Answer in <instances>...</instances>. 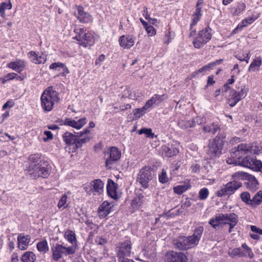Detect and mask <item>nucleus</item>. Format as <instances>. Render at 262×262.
<instances>
[{"label":"nucleus","instance_id":"obj_1","mask_svg":"<svg viewBox=\"0 0 262 262\" xmlns=\"http://www.w3.org/2000/svg\"><path fill=\"white\" fill-rule=\"evenodd\" d=\"M40 101L43 110L45 112H50L53 110L54 104L59 102V94L53 86H49L42 93Z\"/></svg>","mask_w":262,"mask_h":262},{"label":"nucleus","instance_id":"obj_2","mask_svg":"<svg viewBox=\"0 0 262 262\" xmlns=\"http://www.w3.org/2000/svg\"><path fill=\"white\" fill-rule=\"evenodd\" d=\"M74 32L76 35L73 38L78 41L80 46L84 48L94 45L98 36L94 32L88 30L85 27H76Z\"/></svg>","mask_w":262,"mask_h":262},{"label":"nucleus","instance_id":"obj_3","mask_svg":"<svg viewBox=\"0 0 262 262\" xmlns=\"http://www.w3.org/2000/svg\"><path fill=\"white\" fill-rule=\"evenodd\" d=\"M226 141V135L219 133L212 139L209 140L207 154L210 158H219L222 154L223 145Z\"/></svg>","mask_w":262,"mask_h":262},{"label":"nucleus","instance_id":"obj_4","mask_svg":"<svg viewBox=\"0 0 262 262\" xmlns=\"http://www.w3.org/2000/svg\"><path fill=\"white\" fill-rule=\"evenodd\" d=\"M155 176L154 167L145 165L139 170L137 177V181L142 188L147 189L149 187V182L154 179Z\"/></svg>","mask_w":262,"mask_h":262},{"label":"nucleus","instance_id":"obj_5","mask_svg":"<svg viewBox=\"0 0 262 262\" xmlns=\"http://www.w3.org/2000/svg\"><path fill=\"white\" fill-rule=\"evenodd\" d=\"M30 168V175L34 179L39 177L47 178L50 176L52 170L51 166L47 161L41 162L36 167L31 166Z\"/></svg>","mask_w":262,"mask_h":262},{"label":"nucleus","instance_id":"obj_6","mask_svg":"<svg viewBox=\"0 0 262 262\" xmlns=\"http://www.w3.org/2000/svg\"><path fill=\"white\" fill-rule=\"evenodd\" d=\"M52 253V259L57 261L63 256L73 255L76 252L75 246H71L66 247L61 244H56L51 247Z\"/></svg>","mask_w":262,"mask_h":262},{"label":"nucleus","instance_id":"obj_7","mask_svg":"<svg viewBox=\"0 0 262 262\" xmlns=\"http://www.w3.org/2000/svg\"><path fill=\"white\" fill-rule=\"evenodd\" d=\"M236 88V90H230L228 97V103L231 107L234 106L238 102L245 98L248 92V89L244 85Z\"/></svg>","mask_w":262,"mask_h":262},{"label":"nucleus","instance_id":"obj_8","mask_svg":"<svg viewBox=\"0 0 262 262\" xmlns=\"http://www.w3.org/2000/svg\"><path fill=\"white\" fill-rule=\"evenodd\" d=\"M211 31L212 29L209 27L199 31L192 42L194 47L201 49L212 38Z\"/></svg>","mask_w":262,"mask_h":262},{"label":"nucleus","instance_id":"obj_9","mask_svg":"<svg viewBox=\"0 0 262 262\" xmlns=\"http://www.w3.org/2000/svg\"><path fill=\"white\" fill-rule=\"evenodd\" d=\"M233 179L245 180V185L246 187L252 191H255L258 188V182L255 177L248 173L242 171H237L232 175Z\"/></svg>","mask_w":262,"mask_h":262},{"label":"nucleus","instance_id":"obj_10","mask_svg":"<svg viewBox=\"0 0 262 262\" xmlns=\"http://www.w3.org/2000/svg\"><path fill=\"white\" fill-rule=\"evenodd\" d=\"M228 182L226 185H223L220 189L215 192V195L218 197H222L226 195L230 196L233 194L238 188L242 186L238 179H235Z\"/></svg>","mask_w":262,"mask_h":262},{"label":"nucleus","instance_id":"obj_11","mask_svg":"<svg viewBox=\"0 0 262 262\" xmlns=\"http://www.w3.org/2000/svg\"><path fill=\"white\" fill-rule=\"evenodd\" d=\"M236 153L237 155L248 153L259 155L262 153V145L256 142L250 144L242 143L237 146Z\"/></svg>","mask_w":262,"mask_h":262},{"label":"nucleus","instance_id":"obj_12","mask_svg":"<svg viewBox=\"0 0 262 262\" xmlns=\"http://www.w3.org/2000/svg\"><path fill=\"white\" fill-rule=\"evenodd\" d=\"M233 157H235L236 159L234 163H238L239 165L253 169L254 168L257 167L256 164L258 160L255 157H251L248 154H236V150L233 153Z\"/></svg>","mask_w":262,"mask_h":262},{"label":"nucleus","instance_id":"obj_13","mask_svg":"<svg viewBox=\"0 0 262 262\" xmlns=\"http://www.w3.org/2000/svg\"><path fill=\"white\" fill-rule=\"evenodd\" d=\"M106 157L105 166L107 169H111L112 165L117 162L121 158V151L116 146H111L104 152Z\"/></svg>","mask_w":262,"mask_h":262},{"label":"nucleus","instance_id":"obj_14","mask_svg":"<svg viewBox=\"0 0 262 262\" xmlns=\"http://www.w3.org/2000/svg\"><path fill=\"white\" fill-rule=\"evenodd\" d=\"M117 256L118 259L125 258L130 256L132 250L131 241L129 239L119 242L117 244Z\"/></svg>","mask_w":262,"mask_h":262},{"label":"nucleus","instance_id":"obj_15","mask_svg":"<svg viewBox=\"0 0 262 262\" xmlns=\"http://www.w3.org/2000/svg\"><path fill=\"white\" fill-rule=\"evenodd\" d=\"M177 143H168L162 145L160 148V152L161 156L164 158H170L177 155L179 152V149L176 146Z\"/></svg>","mask_w":262,"mask_h":262},{"label":"nucleus","instance_id":"obj_16","mask_svg":"<svg viewBox=\"0 0 262 262\" xmlns=\"http://www.w3.org/2000/svg\"><path fill=\"white\" fill-rule=\"evenodd\" d=\"M187 257L182 252L168 251L165 255L164 262H186Z\"/></svg>","mask_w":262,"mask_h":262},{"label":"nucleus","instance_id":"obj_17","mask_svg":"<svg viewBox=\"0 0 262 262\" xmlns=\"http://www.w3.org/2000/svg\"><path fill=\"white\" fill-rule=\"evenodd\" d=\"M76 8L77 12H75V15L79 22L87 24L93 21L92 16L89 13L84 11L82 6L76 5Z\"/></svg>","mask_w":262,"mask_h":262},{"label":"nucleus","instance_id":"obj_18","mask_svg":"<svg viewBox=\"0 0 262 262\" xmlns=\"http://www.w3.org/2000/svg\"><path fill=\"white\" fill-rule=\"evenodd\" d=\"M61 125L68 126L77 129H80L86 123V118L85 117L79 119L77 121L73 120L72 118H66L63 121H60Z\"/></svg>","mask_w":262,"mask_h":262},{"label":"nucleus","instance_id":"obj_19","mask_svg":"<svg viewBox=\"0 0 262 262\" xmlns=\"http://www.w3.org/2000/svg\"><path fill=\"white\" fill-rule=\"evenodd\" d=\"M89 133L90 130L88 128H86L83 131L77 133L75 150L82 147L83 144L90 141L91 137L88 135Z\"/></svg>","mask_w":262,"mask_h":262},{"label":"nucleus","instance_id":"obj_20","mask_svg":"<svg viewBox=\"0 0 262 262\" xmlns=\"http://www.w3.org/2000/svg\"><path fill=\"white\" fill-rule=\"evenodd\" d=\"M27 62L23 59H17L15 61H11L7 65V67L12 70L20 73L26 68Z\"/></svg>","mask_w":262,"mask_h":262},{"label":"nucleus","instance_id":"obj_21","mask_svg":"<svg viewBox=\"0 0 262 262\" xmlns=\"http://www.w3.org/2000/svg\"><path fill=\"white\" fill-rule=\"evenodd\" d=\"M114 205L107 201L103 202L99 207L98 213L99 217L104 218L113 210Z\"/></svg>","mask_w":262,"mask_h":262},{"label":"nucleus","instance_id":"obj_22","mask_svg":"<svg viewBox=\"0 0 262 262\" xmlns=\"http://www.w3.org/2000/svg\"><path fill=\"white\" fill-rule=\"evenodd\" d=\"M136 37L131 35H122L119 37L120 46L124 49H130L135 43Z\"/></svg>","mask_w":262,"mask_h":262},{"label":"nucleus","instance_id":"obj_23","mask_svg":"<svg viewBox=\"0 0 262 262\" xmlns=\"http://www.w3.org/2000/svg\"><path fill=\"white\" fill-rule=\"evenodd\" d=\"M27 56L30 61L36 64L45 63L47 61V55L43 53L38 55L35 51H31L28 53Z\"/></svg>","mask_w":262,"mask_h":262},{"label":"nucleus","instance_id":"obj_24","mask_svg":"<svg viewBox=\"0 0 262 262\" xmlns=\"http://www.w3.org/2000/svg\"><path fill=\"white\" fill-rule=\"evenodd\" d=\"M145 202V198L143 194L139 193L137 194L132 201L130 209L132 212L142 207V205Z\"/></svg>","mask_w":262,"mask_h":262},{"label":"nucleus","instance_id":"obj_25","mask_svg":"<svg viewBox=\"0 0 262 262\" xmlns=\"http://www.w3.org/2000/svg\"><path fill=\"white\" fill-rule=\"evenodd\" d=\"M31 237L29 235L20 234L17 236L18 247L21 250L27 249L30 242Z\"/></svg>","mask_w":262,"mask_h":262},{"label":"nucleus","instance_id":"obj_26","mask_svg":"<svg viewBox=\"0 0 262 262\" xmlns=\"http://www.w3.org/2000/svg\"><path fill=\"white\" fill-rule=\"evenodd\" d=\"M104 184L100 179H96L90 183V190L88 191V193L95 191L97 194H101L103 191Z\"/></svg>","mask_w":262,"mask_h":262},{"label":"nucleus","instance_id":"obj_27","mask_svg":"<svg viewBox=\"0 0 262 262\" xmlns=\"http://www.w3.org/2000/svg\"><path fill=\"white\" fill-rule=\"evenodd\" d=\"M106 189L107 194L110 197L114 200H117L118 199V195L116 191V184L112 180H108Z\"/></svg>","mask_w":262,"mask_h":262},{"label":"nucleus","instance_id":"obj_28","mask_svg":"<svg viewBox=\"0 0 262 262\" xmlns=\"http://www.w3.org/2000/svg\"><path fill=\"white\" fill-rule=\"evenodd\" d=\"M186 242V236H180L173 241L174 248L179 250L183 251L188 250Z\"/></svg>","mask_w":262,"mask_h":262},{"label":"nucleus","instance_id":"obj_29","mask_svg":"<svg viewBox=\"0 0 262 262\" xmlns=\"http://www.w3.org/2000/svg\"><path fill=\"white\" fill-rule=\"evenodd\" d=\"M28 160L30 162L29 166L28 167V170L29 172L31 171L30 167L31 166H34V167H36L40 164L41 162L45 161V160L41 159V154L39 153L30 155L28 158Z\"/></svg>","mask_w":262,"mask_h":262},{"label":"nucleus","instance_id":"obj_30","mask_svg":"<svg viewBox=\"0 0 262 262\" xmlns=\"http://www.w3.org/2000/svg\"><path fill=\"white\" fill-rule=\"evenodd\" d=\"M77 135H75L70 132H66L62 135V139L66 144L73 145L75 150Z\"/></svg>","mask_w":262,"mask_h":262},{"label":"nucleus","instance_id":"obj_31","mask_svg":"<svg viewBox=\"0 0 262 262\" xmlns=\"http://www.w3.org/2000/svg\"><path fill=\"white\" fill-rule=\"evenodd\" d=\"M222 216L223 218L224 225L237 224L238 221L237 215L234 213H222Z\"/></svg>","mask_w":262,"mask_h":262},{"label":"nucleus","instance_id":"obj_32","mask_svg":"<svg viewBox=\"0 0 262 262\" xmlns=\"http://www.w3.org/2000/svg\"><path fill=\"white\" fill-rule=\"evenodd\" d=\"M262 64V59L260 56L255 57L250 63L248 71L249 72L258 71Z\"/></svg>","mask_w":262,"mask_h":262},{"label":"nucleus","instance_id":"obj_33","mask_svg":"<svg viewBox=\"0 0 262 262\" xmlns=\"http://www.w3.org/2000/svg\"><path fill=\"white\" fill-rule=\"evenodd\" d=\"M246 8V4L243 2L236 3L231 8V11L234 15H238L241 14Z\"/></svg>","mask_w":262,"mask_h":262},{"label":"nucleus","instance_id":"obj_34","mask_svg":"<svg viewBox=\"0 0 262 262\" xmlns=\"http://www.w3.org/2000/svg\"><path fill=\"white\" fill-rule=\"evenodd\" d=\"M220 129L219 124L216 122H212L210 124L203 126V130L206 133L214 135Z\"/></svg>","mask_w":262,"mask_h":262},{"label":"nucleus","instance_id":"obj_35","mask_svg":"<svg viewBox=\"0 0 262 262\" xmlns=\"http://www.w3.org/2000/svg\"><path fill=\"white\" fill-rule=\"evenodd\" d=\"M64 237L69 243L73 245L72 246H75L76 250L78 245L75 232L72 230H68L65 232Z\"/></svg>","mask_w":262,"mask_h":262},{"label":"nucleus","instance_id":"obj_36","mask_svg":"<svg viewBox=\"0 0 262 262\" xmlns=\"http://www.w3.org/2000/svg\"><path fill=\"white\" fill-rule=\"evenodd\" d=\"M222 213L216 215L215 217L211 219L209 224L214 229L219 227L222 224H224L223 218L222 216Z\"/></svg>","mask_w":262,"mask_h":262},{"label":"nucleus","instance_id":"obj_37","mask_svg":"<svg viewBox=\"0 0 262 262\" xmlns=\"http://www.w3.org/2000/svg\"><path fill=\"white\" fill-rule=\"evenodd\" d=\"M262 203V191H258L251 199V206L256 207Z\"/></svg>","mask_w":262,"mask_h":262},{"label":"nucleus","instance_id":"obj_38","mask_svg":"<svg viewBox=\"0 0 262 262\" xmlns=\"http://www.w3.org/2000/svg\"><path fill=\"white\" fill-rule=\"evenodd\" d=\"M210 70L209 69V67L206 64L205 66L200 68L198 70L192 72L191 74V77L192 78H199L203 76L205 73L207 71H209Z\"/></svg>","mask_w":262,"mask_h":262},{"label":"nucleus","instance_id":"obj_39","mask_svg":"<svg viewBox=\"0 0 262 262\" xmlns=\"http://www.w3.org/2000/svg\"><path fill=\"white\" fill-rule=\"evenodd\" d=\"M36 258V255L34 252L27 251L23 254L21 260L23 262H34Z\"/></svg>","mask_w":262,"mask_h":262},{"label":"nucleus","instance_id":"obj_40","mask_svg":"<svg viewBox=\"0 0 262 262\" xmlns=\"http://www.w3.org/2000/svg\"><path fill=\"white\" fill-rule=\"evenodd\" d=\"M178 124L183 129L194 127V121H192V120L181 119L179 121Z\"/></svg>","mask_w":262,"mask_h":262},{"label":"nucleus","instance_id":"obj_41","mask_svg":"<svg viewBox=\"0 0 262 262\" xmlns=\"http://www.w3.org/2000/svg\"><path fill=\"white\" fill-rule=\"evenodd\" d=\"M191 187V185L189 183L179 185L173 187V191L175 193L181 195Z\"/></svg>","mask_w":262,"mask_h":262},{"label":"nucleus","instance_id":"obj_42","mask_svg":"<svg viewBox=\"0 0 262 262\" xmlns=\"http://www.w3.org/2000/svg\"><path fill=\"white\" fill-rule=\"evenodd\" d=\"M203 231L204 227L203 226H198L195 227L193 231V234L191 236L199 243L201 238Z\"/></svg>","mask_w":262,"mask_h":262},{"label":"nucleus","instance_id":"obj_43","mask_svg":"<svg viewBox=\"0 0 262 262\" xmlns=\"http://www.w3.org/2000/svg\"><path fill=\"white\" fill-rule=\"evenodd\" d=\"M36 248L38 251L43 253H46L49 251V246L46 239H44L38 242L36 245Z\"/></svg>","mask_w":262,"mask_h":262},{"label":"nucleus","instance_id":"obj_44","mask_svg":"<svg viewBox=\"0 0 262 262\" xmlns=\"http://www.w3.org/2000/svg\"><path fill=\"white\" fill-rule=\"evenodd\" d=\"M12 7L10 1L9 0L8 3L3 2L0 5V15L3 18L6 16L5 10H10Z\"/></svg>","mask_w":262,"mask_h":262},{"label":"nucleus","instance_id":"obj_45","mask_svg":"<svg viewBox=\"0 0 262 262\" xmlns=\"http://www.w3.org/2000/svg\"><path fill=\"white\" fill-rule=\"evenodd\" d=\"M147 112L145 111V108L143 107L141 108H136L133 111L134 117L133 118V120H136L143 116Z\"/></svg>","mask_w":262,"mask_h":262},{"label":"nucleus","instance_id":"obj_46","mask_svg":"<svg viewBox=\"0 0 262 262\" xmlns=\"http://www.w3.org/2000/svg\"><path fill=\"white\" fill-rule=\"evenodd\" d=\"M230 256L233 258L236 256L240 257L246 256V253H245L241 249V248H234L231 252L228 253Z\"/></svg>","mask_w":262,"mask_h":262},{"label":"nucleus","instance_id":"obj_47","mask_svg":"<svg viewBox=\"0 0 262 262\" xmlns=\"http://www.w3.org/2000/svg\"><path fill=\"white\" fill-rule=\"evenodd\" d=\"M153 100V102L156 105H159L165 99L167 98V96L166 94L160 95L158 94H155L151 97Z\"/></svg>","mask_w":262,"mask_h":262},{"label":"nucleus","instance_id":"obj_48","mask_svg":"<svg viewBox=\"0 0 262 262\" xmlns=\"http://www.w3.org/2000/svg\"><path fill=\"white\" fill-rule=\"evenodd\" d=\"M242 201L247 205L251 206V199L250 193L248 192L245 191L241 193L240 195Z\"/></svg>","mask_w":262,"mask_h":262},{"label":"nucleus","instance_id":"obj_49","mask_svg":"<svg viewBox=\"0 0 262 262\" xmlns=\"http://www.w3.org/2000/svg\"><path fill=\"white\" fill-rule=\"evenodd\" d=\"M139 135L145 134L147 138L153 139L155 137V134L152 132L151 128H142L137 131Z\"/></svg>","mask_w":262,"mask_h":262},{"label":"nucleus","instance_id":"obj_50","mask_svg":"<svg viewBox=\"0 0 262 262\" xmlns=\"http://www.w3.org/2000/svg\"><path fill=\"white\" fill-rule=\"evenodd\" d=\"M256 19L257 17L253 16L246 17L239 23V27H246L248 25L252 24Z\"/></svg>","mask_w":262,"mask_h":262},{"label":"nucleus","instance_id":"obj_51","mask_svg":"<svg viewBox=\"0 0 262 262\" xmlns=\"http://www.w3.org/2000/svg\"><path fill=\"white\" fill-rule=\"evenodd\" d=\"M188 249L196 247L199 243L191 236H186Z\"/></svg>","mask_w":262,"mask_h":262},{"label":"nucleus","instance_id":"obj_52","mask_svg":"<svg viewBox=\"0 0 262 262\" xmlns=\"http://www.w3.org/2000/svg\"><path fill=\"white\" fill-rule=\"evenodd\" d=\"M209 190L207 188L201 189L199 192V199L200 200H205L209 196Z\"/></svg>","mask_w":262,"mask_h":262},{"label":"nucleus","instance_id":"obj_53","mask_svg":"<svg viewBox=\"0 0 262 262\" xmlns=\"http://www.w3.org/2000/svg\"><path fill=\"white\" fill-rule=\"evenodd\" d=\"M158 179L159 182L162 184H165L168 182V179L165 170L162 169L161 172L159 174Z\"/></svg>","mask_w":262,"mask_h":262},{"label":"nucleus","instance_id":"obj_54","mask_svg":"<svg viewBox=\"0 0 262 262\" xmlns=\"http://www.w3.org/2000/svg\"><path fill=\"white\" fill-rule=\"evenodd\" d=\"M192 121H194V127L196 124L201 125L206 123V118L205 117L197 116L194 119H192Z\"/></svg>","mask_w":262,"mask_h":262},{"label":"nucleus","instance_id":"obj_55","mask_svg":"<svg viewBox=\"0 0 262 262\" xmlns=\"http://www.w3.org/2000/svg\"><path fill=\"white\" fill-rule=\"evenodd\" d=\"M67 195L66 194L62 195L57 205V206L59 208H61V207L66 208L67 207V206H65V205L67 202Z\"/></svg>","mask_w":262,"mask_h":262},{"label":"nucleus","instance_id":"obj_56","mask_svg":"<svg viewBox=\"0 0 262 262\" xmlns=\"http://www.w3.org/2000/svg\"><path fill=\"white\" fill-rule=\"evenodd\" d=\"M173 37L171 35L170 32H166L163 38V42L165 44H168L171 41Z\"/></svg>","mask_w":262,"mask_h":262},{"label":"nucleus","instance_id":"obj_57","mask_svg":"<svg viewBox=\"0 0 262 262\" xmlns=\"http://www.w3.org/2000/svg\"><path fill=\"white\" fill-rule=\"evenodd\" d=\"M63 66V63L60 62H56L52 63L50 66H49V69L50 70H55V71H59L60 70V68H61V66Z\"/></svg>","mask_w":262,"mask_h":262},{"label":"nucleus","instance_id":"obj_58","mask_svg":"<svg viewBox=\"0 0 262 262\" xmlns=\"http://www.w3.org/2000/svg\"><path fill=\"white\" fill-rule=\"evenodd\" d=\"M146 31L147 32L148 35L152 36H154L156 34V30L154 28V27L150 25L146 27L145 29Z\"/></svg>","mask_w":262,"mask_h":262},{"label":"nucleus","instance_id":"obj_59","mask_svg":"<svg viewBox=\"0 0 262 262\" xmlns=\"http://www.w3.org/2000/svg\"><path fill=\"white\" fill-rule=\"evenodd\" d=\"M202 16L192 14L191 18V23L192 25H196L200 20Z\"/></svg>","mask_w":262,"mask_h":262},{"label":"nucleus","instance_id":"obj_60","mask_svg":"<svg viewBox=\"0 0 262 262\" xmlns=\"http://www.w3.org/2000/svg\"><path fill=\"white\" fill-rule=\"evenodd\" d=\"M62 70L61 72L59 73V75L61 76H66L67 74L70 73V71L68 69V67L66 65L63 63V66H61L60 68Z\"/></svg>","mask_w":262,"mask_h":262},{"label":"nucleus","instance_id":"obj_61","mask_svg":"<svg viewBox=\"0 0 262 262\" xmlns=\"http://www.w3.org/2000/svg\"><path fill=\"white\" fill-rule=\"evenodd\" d=\"M191 205V199L187 198L185 202L182 205V208L184 209H187Z\"/></svg>","mask_w":262,"mask_h":262},{"label":"nucleus","instance_id":"obj_62","mask_svg":"<svg viewBox=\"0 0 262 262\" xmlns=\"http://www.w3.org/2000/svg\"><path fill=\"white\" fill-rule=\"evenodd\" d=\"M234 81H235L234 76L233 75L231 76V78L228 79L227 82H226V83L224 84V86L225 88L226 91L230 89L229 85L232 84V83H233L234 82Z\"/></svg>","mask_w":262,"mask_h":262},{"label":"nucleus","instance_id":"obj_63","mask_svg":"<svg viewBox=\"0 0 262 262\" xmlns=\"http://www.w3.org/2000/svg\"><path fill=\"white\" fill-rule=\"evenodd\" d=\"M153 100L154 99L151 97L150 99L146 102L145 105L143 106V108H145L146 112L152 106L153 104H155L153 102Z\"/></svg>","mask_w":262,"mask_h":262},{"label":"nucleus","instance_id":"obj_64","mask_svg":"<svg viewBox=\"0 0 262 262\" xmlns=\"http://www.w3.org/2000/svg\"><path fill=\"white\" fill-rule=\"evenodd\" d=\"M105 56L102 54H101L97 59H96L95 60V65L96 66H101L102 62L103 61H104V60H105Z\"/></svg>","mask_w":262,"mask_h":262}]
</instances>
